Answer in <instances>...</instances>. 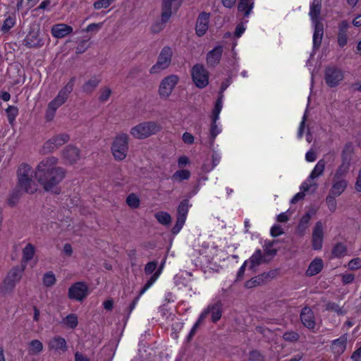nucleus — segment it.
I'll return each instance as SVG.
<instances>
[{"mask_svg":"<svg viewBox=\"0 0 361 361\" xmlns=\"http://www.w3.org/2000/svg\"><path fill=\"white\" fill-rule=\"evenodd\" d=\"M58 159L49 157L42 159L35 170V177L47 191H52L65 178V170L57 166Z\"/></svg>","mask_w":361,"mask_h":361,"instance_id":"nucleus-1","label":"nucleus"},{"mask_svg":"<svg viewBox=\"0 0 361 361\" xmlns=\"http://www.w3.org/2000/svg\"><path fill=\"white\" fill-rule=\"evenodd\" d=\"M33 171L32 167L26 164H22L18 169V185L27 193L32 194L37 190V183L32 180Z\"/></svg>","mask_w":361,"mask_h":361,"instance_id":"nucleus-2","label":"nucleus"},{"mask_svg":"<svg viewBox=\"0 0 361 361\" xmlns=\"http://www.w3.org/2000/svg\"><path fill=\"white\" fill-rule=\"evenodd\" d=\"M160 129L161 127L156 122H142L133 127L130 133L135 139L143 140L156 134Z\"/></svg>","mask_w":361,"mask_h":361,"instance_id":"nucleus-3","label":"nucleus"},{"mask_svg":"<svg viewBox=\"0 0 361 361\" xmlns=\"http://www.w3.org/2000/svg\"><path fill=\"white\" fill-rule=\"evenodd\" d=\"M325 166V160L324 159L319 160L307 177V180L302 183L300 190L303 191H315L318 187V185L314 179L323 175Z\"/></svg>","mask_w":361,"mask_h":361,"instance_id":"nucleus-4","label":"nucleus"},{"mask_svg":"<svg viewBox=\"0 0 361 361\" xmlns=\"http://www.w3.org/2000/svg\"><path fill=\"white\" fill-rule=\"evenodd\" d=\"M128 140L129 136L126 133H120L115 137L111 146V151L116 160L121 161L126 157L128 150Z\"/></svg>","mask_w":361,"mask_h":361,"instance_id":"nucleus-5","label":"nucleus"},{"mask_svg":"<svg viewBox=\"0 0 361 361\" xmlns=\"http://www.w3.org/2000/svg\"><path fill=\"white\" fill-rule=\"evenodd\" d=\"M25 269L24 264L13 267L8 273L3 281L1 291L4 293L11 292L20 281L22 274Z\"/></svg>","mask_w":361,"mask_h":361,"instance_id":"nucleus-6","label":"nucleus"},{"mask_svg":"<svg viewBox=\"0 0 361 361\" xmlns=\"http://www.w3.org/2000/svg\"><path fill=\"white\" fill-rule=\"evenodd\" d=\"M223 108V95L221 94L217 99L214 108L211 116L212 124L210 128V135L212 141L214 142L216 137L221 132V127L217 121L219 119V114Z\"/></svg>","mask_w":361,"mask_h":361,"instance_id":"nucleus-7","label":"nucleus"},{"mask_svg":"<svg viewBox=\"0 0 361 361\" xmlns=\"http://www.w3.org/2000/svg\"><path fill=\"white\" fill-rule=\"evenodd\" d=\"M172 56V49L169 46L164 47L159 54L157 63L150 68V73H157L167 68L171 64Z\"/></svg>","mask_w":361,"mask_h":361,"instance_id":"nucleus-8","label":"nucleus"},{"mask_svg":"<svg viewBox=\"0 0 361 361\" xmlns=\"http://www.w3.org/2000/svg\"><path fill=\"white\" fill-rule=\"evenodd\" d=\"M191 75L197 87L204 88L209 82V73L202 64H195L191 70Z\"/></svg>","mask_w":361,"mask_h":361,"instance_id":"nucleus-9","label":"nucleus"},{"mask_svg":"<svg viewBox=\"0 0 361 361\" xmlns=\"http://www.w3.org/2000/svg\"><path fill=\"white\" fill-rule=\"evenodd\" d=\"M68 97V92H59L57 96L49 103L45 115L47 121L54 119L57 109L67 101Z\"/></svg>","mask_w":361,"mask_h":361,"instance_id":"nucleus-10","label":"nucleus"},{"mask_svg":"<svg viewBox=\"0 0 361 361\" xmlns=\"http://www.w3.org/2000/svg\"><path fill=\"white\" fill-rule=\"evenodd\" d=\"M183 0H162L161 20L162 23L168 22L173 12L180 7Z\"/></svg>","mask_w":361,"mask_h":361,"instance_id":"nucleus-11","label":"nucleus"},{"mask_svg":"<svg viewBox=\"0 0 361 361\" xmlns=\"http://www.w3.org/2000/svg\"><path fill=\"white\" fill-rule=\"evenodd\" d=\"M88 295V287L83 282L73 284L68 290V296L71 300L81 302Z\"/></svg>","mask_w":361,"mask_h":361,"instance_id":"nucleus-12","label":"nucleus"},{"mask_svg":"<svg viewBox=\"0 0 361 361\" xmlns=\"http://www.w3.org/2000/svg\"><path fill=\"white\" fill-rule=\"evenodd\" d=\"M342 71L336 66L327 67L325 70V81L330 87H335L343 80Z\"/></svg>","mask_w":361,"mask_h":361,"instance_id":"nucleus-13","label":"nucleus"},{"mask_svg":"<svg viewBox=\"0 0 361 361\" xmlns=\"http://www.w3.org/2000/svg\"><path fill=\"white\" fill-rule=\"evenodd\" d=\"M324 225L322 221H317L312 231V243L314 250H321L323 245Z\"/></svg>","mask_w":361,"mask_h":361,"instance_id":"nucleus-14","label":"nucleus"},{"mask_svg":"<svg viewBox=\"0 0 361 361\" xmlns=\"http://www.w3.org/2000/svg\"><path fill=\"white\" fill-rule=\"evenodd\" d=\"M62 157L66 164H73L80 159V149L76 147L68 145L63 150Z\"/></svg>","mask_w":361,"mask_h":361,"instance_id":"nucleus-15","label":"nucleus"},{"mask_svg":"<svg viewBox=\"0 0 361 361\" xmlns=\"http://www.w3.org/2000/svg\"><path fill=\"white\" fill-rule=\"evenodd\" d=\"M49 350L54 351L57 353H63L67 350V343L61 336H56L50 338L47 343Z\"/></svg>","mask_w":361,"mask_h":361,"instance_id":"nucleus-16","label":"nucleus"},{"mask_svg":"<svg viewBox=\"0 0 361 361\" xmlns=\"http://www.w3.org/2000/svg\"><path fill=\"white\" fill-rule=\"evenodd\" d=\"M23 44L28 48H37L42 47L44 42L38 31L32 30L27 35Z\"/></svg>","mask_w":361,"mask_h":361,"instance_id":"nucleus-17","label":"nucleus"},{"mask_svg":"<svg viewBox=\"0 0 361 361\" xmlns=\"http://www.w3.org/2000/svg\"><path fill=\"white\" fill-rule=\"evenodd\" d=\"M348 185V182L345 178H333L331 187L329 192L332 195L339 197L346 190Z\"/></svg>","mask_w":361,"mask_h":361,"instance_id":"nucleus-18","label":"nucleus"},{"mask_svg":"<svg viewBox=\"0 0 361 361\" xmlns=\"http://www.w3.org/2000/svg\"><path fill=\"white\" fill-rule=\"evenodd\" d=\"M162 266L158 269V271L150 277V279L147 281L143 288L140 290L138 295L133 300L130 305V310H133L136 305L137 304L140 298L155 283V281L158 279L160 274H161Z\"/></svg>","mask_w":361,"mask_h":361,"instance_id":"nucleus-19","label":"nucleus"},{"mask_svg":"<svg viewBox=\"0 0 361 361\" xmlns=\"http://www.w3.org/2000/svg\"><path fill=\"white\" fill-rule=\"evenodd\" d=\"M209 20V14L205 12L201 13L197 20L196 23V34L199 37L203 36L208 30V23Z\"/></svg>","mask_w":361,"mask_h":361,"instance_id":"nucleus-20","label":"nucleus"},{"mask_svg":"<svg viewBox=\"0 0 361 361\" xmlns=\"http://www.w3.org/2000/svg\"><path fill=\"white\" fill-rule=\"evenodd\" d=\"M223 53V47L217 46L207 54V63L209 66L214 67L219 64Z\"/></svg>","mask_w":361,"mask_h":361,"instance_id":"nucleus-21","label":"nucleus"},{"mask_svg":"<svg viewBox=\"0 0 361 361\" xmlns=\"http://www.w3.org/2000/svg\"><path fill=\"white\" fill-rule=\"evenodd\" d=\"M348 341L347 334H343L338 338L334 340L331 342V349L332 353L335 355H341L346 348V344Z\"/></svg>","mask_w":361,"mask_h":361,"instance_id":"nucleus-22","label":"nucleus"},{"mask_svg":"<svg viewBox=\"0 0 361 361\" xmlns=\"http://www.w3.org/2000/svg\"><path fill=\"white\" fill-rule=\"evenodd\" d=\"M73 32V27L63 23L54 25L51 32L56 38H63Z\"/></svg>","mask_w":361,"mask_h":361,"instance_id":"nucleus-23","label":"nucleus"},{"mask_svg":"<svg viewBox=\"0 0 361 361\" xmlns=\"http://www.w3.org/2000/svg\"><path fill=\"white\" fill-rule=\"evenodd\" d=\"M300 318L305 326L312 329L315 326V321L313 312L310 307H304L300 314Z\"/></svg>","mask_w":361,"mask_h":361,"instance_id":"nucleus-24","label":"nucleus"},{"mask_svg":"<svg viewBox=\"0 0 361 361\" xmlns=\"http://www.w3.org/2000/svg\"><path fill=\"white\" fill-rule=\"evenodd\" d=\"M322 0H313L310 8L309 16L312 23H321Z\"/></svg>","mask_w":361,"mask_h":361,"instance_id":"nucleus-25","label":"nucleus"},{"mask_svg":"<svg viewBox=\"0 0 361 361\" xmlns=\"http://www.w3.org/2000/svg\"><path fill=\"white\" fill-rule=\"evenodd\" d=\"M314 26V31L313 34V47L314 49H318L321 44L324 35V25L321 23H312Z\"/></svg>","mask_w":361,"mask_h":361,"instance_id":"nucleus-26","label":"nucleus"},{"mask_svg":"<svg viewBox=\"0 0 361 361\" xmlns=\"http://www.w3.org/2000/svg\"><path fill=\"white\" fill-rule=\"evenodd\" d=\"M245 262H247V266L250 270L255 271L256 268L264 262L262 251L257 250L250 259Z\"/></svg>","mask_w":361,"mask_h":361,"instance_id":"nucleus-27","label":"nucleus"},{"mask_svg":"<svg viewBox=\"0 0 361 361\" xmlns=\"http://www.w3.org/2000/svg\"><path fill=\"white\" fill-rule=\"evenodd\" d=\"M179 81L176 75H170L162 80L159 89L160 90H172Z\"/></svg>","mask_w":361,"mask_h":361,"instance_id":"nucleus-28","label":"nucleus"},{"mask_svg":"<svg viewBox=\"0 0 361 361\" xmlns=\"http://www.w3.org/2000/svg\"><path fill=\"white\" fill-rule=\"evenodd\" d=\"M323 267V260L321 258H315L310 264L306 271V275L309 276H314L322 271Z\"/></svg>","mask_w":361,"mask_h":361,"instance_id":"nucleus-29","label":"nucleus"},{"mask_svg":"<svg viewBox=\"0 0 361 361\" xmlns=\"http://www.w3.org/2000/svg\"><path fill=\"white\" fill-rule=\"evenodd\" d=\"M202 312H207L206 317L211 314L212 320L214 322H216L221 317V305L219 303L209 305Z\"/></svg>","mask_w":361,"mask_h":361,"instance_id":"nucleus-30","label":"nucleus"},{"mask_svg":"<svg viewBox=\"0 0 361 361\" xmlns=\"http://www.w3.org/2000/svg\"><path fill=\"white\" fill-rule=\"evenodd\" d=\"M42 343L37 339H33L27 343V353L30 355H36L43 350Z\"/></svg>","mask_w":361,"mask_h":361,"instance_id":"nucleus-31","label":"nucleus"},{"mask_svg":"<svg viewBox=\"0 0 361 361\" xmlns=\"http://www.w3.org/2000/svg\"><path fill=\"white\" fill-rule=\"evenodd\" d=\"M35 253V246L31 243H28L27 245H26V246L23 249L21 264H24L25 266H26L27 262L33 258Z\"/></svg>","mask_w":361,"mask_h":361,"instance_id":"nucleus-32","label":"nucleus"},{"mask_svg":"<svg viewBox=\"0 0 361 361\" xmlns=\"http://www.w3.org/2000/svg\"><path fill=\"white\" fill-rule=\"evenodd\" d=\"M255 0H240L238 9L240 12L244 13V17L247 18L250 14L253 6Z\"/></svg>","mask_w":361,"mask_h":361,"instance_id":"nucleus-33","label":"nucleus"},{"mask_svg":"<svg viewBox=\"0 0 361 361\" xmlns=\"http://www.w3.org/2000/svg\"><path fill=\"white\" fill-rule=\"evenodd\" d=\"M61 324L66 328L74 329L78 324V316L75 314H70L63 319Z\"/></svg>","mask_w":361,"mask_h":361,"instance_id":"nucleus-34","label":"nucleus"},{"mask_svg":"<svg viewBox=\"0 0 361 361\" xmlns=\"http://www.w3.org/2000/svg\"><path fill=\"white\" fill-rule=\"evenodd\" d=\"M347 253V247L346 246L341 243H336L331 251V255L334 258H341L343 256H345Z\"/></svg>","mask_w":361,"mask_h":361,"instance_id":"nucleus-35","label":"nucleus"},{"mask_svg":"<svg viewBox=\"0 0 361 361\" xmlns=\"http://www.w3.org/2000/svg\"><path fill=\"white\" fill-rule=\"evenodd\" d=\"M350 169V161L343 160L341 166L336 169L334 178H345L344 176L347 174Z\"/></svg>","mask_w":361,"mask_h":361,"instance_id":"nucleus-36","label":"nucleus"},{"mask_svg":"<svg viewBox=\"0 0 361 361\" xmlns=\"http://www.w3.org/2000/svg\"><path fill=\"white\" fill-rule=\"evenodd\" d=\"M190 175V171L188 169L178 170L173 174L172 180L177 182H181L185 180H188Z\"/></svg>","mask_w":361,"mask_h":361,"instance_id":"nucleus-37","label":"nucleus"},{"mask_svg":"<svg viewBox=\"0 0 361 361\" xmlns=\"http://www.w3.org/2000/svg\"><path fill=\"white\" fill-rule=\"evenodd\" d=\"M157 221L162 225H169L171 221V215L166 212H158L154 214Z\"/></svg>","mask_w":361,"mask_h":361,"instance_id":"nucleus-38","label":"nucleus"},{"mask_svg":"<svg viewBox=\"0 0 361 361\" xmlns=\"http://www.w3.org/2000/svg\"><path fill=\"white\" fill-rule=\"evenodd\" d=\"M189 209L188 200H183L178 207V218H182L186 220Z\"/></svg>","mask_w":361,"mask_h":361,"instance_id":"nucleus-39","label":"nucleus"},{"mask_svg":"<svg viewBox=\"0 0 361 361\" xmlns=\"http://www.w3.org/2000/svg\"><path fill=\"white\" fill-rule=\"evenodd\" d=\"M126 204L131 209H137L140 207V197L135 193H130L126 198Z\"/></svg>","mask_w":361,"mask_h":361,"instance_id":"nucleus-40","label":"nucleus"},{"mask_svg":"<svg viewBox=\"0 0 361 361\" xmlns=\"http://www.w3.org/2000/svg\"><path fill=\"white\" fill-rule=\"evenodd\" d=\"M43 284L47 287H51L56 283V279L52 271H47L43 276Z\"/></svg>","mask_w":361,"mask_h":361,"instance_id":"nucleus-41","label":"nucleus"},{"mask_svg":"<svg viewBox=\"0 0 361 361\" xmlns=\"http://www.w3.org/2000/svg\"><path fill=\"white\" fill-rule=\"evenodd\" d=\"M337 197L338 196L332 195L329 193L325 200L329 210L332 213L335 212L337 208V202L336 200Z\"/></svg>","mask_w":361,"mask_h":361,"instance_id":"nucleus-42","label":"nucleus"},{"mask_svg":"<svg viewBox=\"0 0 361 361\" xmlns=\"http://www.w3.org/2000/svg\"><path fill=\"white\" fill-rule=\"evenodd\" d=\"M206 314H207V312H202L200 314L197 321L195 323V324L193 325L192 328L191 329V330H190V333H189V334L188 336V340H190L193 337V336L196 333V331H197V328L199 327L200 324L206 318Z\"/></svg>","mask_w":361,"mask_h":361,"instance_id":"nucleus-43","label":"nucleus"},{"mask_svg":"<svg viewBox=\"0 0 361 361\" xmlns=\"http://www.w3.org/2000/svg\"><path fill=\"white\" fill-rule=\"evenodd\" d=\"M38 1L39 0H20L17 4V8L19 10L25 8L29 10L34 7Z\"/></svg>","mask_w":361,"mask_h":361,"instance_id":"nucleus-44","label":"nucleus"},{"mask_svg":"<svg viewBox=\"0 0 361 361\" xmlns=\"http://www.w3.org/2000/svg\"><path fill=\"white\" fill-rule=\"evenodd\" d=\"M16 23V18L14 16H8L5 19L1 26V30L4 32H7L9 30L13 27Z\"/></svg>","mask_w":361,"mask_h":361,"instance_id":"nucleus-45","label":"nucleus"},{"mask_svg":"<svg viewBox=\"0 0 361 361\" xmlns=\"http://www.w3.org/2000/svg\"><path fill=\"white\" fill-rule=\"evenodd\" d=\"M56 147L66 143L69 140V136L66 134H61L51 137Z\"/></svg>","mask_w":361,"mask_h":361,"instance_id":"nucleus-46","label":"nucleus"},{"mask_svg":"<svg viewBox=\"0 0 361 361\" xmlns=\"http://www.w3.org/2000/svg\"><path fill=\"white\" fill-rule=\"evenodd\" d=\"M6 114L9 123H12L18 114V110L16 106H9L6 109Z\"/></svg>","mask_w":361,"mask_h":361,"instance_id":"nucleus-47","label":"nucleus"},{"mask_svg":"<svg viewBox=\"0 0 361 361\" xmlns=\"http://www.w3.org/2000/svg\"><path fill=\"white\" fill-rule=\"evenodd\" d=\"M56 149L57 147L55 145L53 139L51 138L44 144L42 151L43 154H48Z\"/></svg>","mask_w":361,"mask_h":361,"instance_id":"nucleus-48","label":"nucleus"},{"mask_svg":"<svg viewBox=\"0 0 361 361\" xmlns=\"http://www.w3.org/2000/svg\"><path fill=\"white\" fill-rule=\"evenodd\" d=\"M348 267L350 270H357L361 268V258L356 257L352 259L348 264Z\"/></svg>","mask_w":361,"mask_h":361,"instance_id":"nucleus-49","label":"nucleus"},{"mask_svg":"<svg viewBox=\"0 0 361 361\" xmlns=\"http://www.w3.org/2000/svg\"><path fill=\"white\" fill-rule=\"evenodd\" d=\"M157 263L156 262H150L147 263L145 267V272L146 274H152V276L158 271L157 269Z\"/></svg>","mask_w":361,"mask_h":361,"instance_id":"nucleus-50","label":"nucleus"},{"mask_svg":"<svg viewBox=\"0 0 361 361\" xmlns=\"http://www.w3.org/2000/svg\"><path fill=\"white\" fill-rule=\"evenodd\" d=\"M283 338L284 340H286L287 341L294 342V341H296L298 340L299 335L296 332L288 331V332H286L283 334Z\"/></svg>","mask_w":361,"mask_h":361,"instance_id":"nucleus-51","label":"nucleus"},{"mask_svg":"<svg viewBox=\"0 0 361 361\" xmlns=\"http://www.w3.org/2000/svg\"><path fill=\"white\" fill-rule=\"evenodd\" d=\"M111 5L109 0H97L94 4V8L99 10L101 8H106Z\"/></svg>","mask_w":361,"mask_h":361,"instance_id":"nucleus-52","label":"nucleus"},{"mask_svg":"<svg viewBox=\"0 0 361 361\" xmlns=\"http://www.w3.org/2000/svg\"><path fill=\"white\" fill-rule=\"evenodd\" d=\"M99 82V80L94 77L90 79L85 85L84 88L87 90L90 89H94L97 87Z\"/></svg>","mask_w":361,"mask_h":361,"instance_id":"nucleus-53","label":"nucleus"},{"mask_svg":"<svg viewBox=\"0 0 361 361\" xmlns=\"http://www.w3.org/2000/svg\"><path fill=\"white\" fill-rule=\"evenodd\" d=\"M89 47L88 41L86 39H83L80 42L76 47V53L82 54L85 52Z\"/></svg>","mask_w":361,"mask_h":361,"instance_id":"nucleus-54","label":"nucleus"},{"mask_svg":"<svg viewBox=\"0 0 361 361\" xmlns=\"http://www.w3.org/2000/svg\"><path fill=\"white\" fill-rule=\"evenodd\" d=\"M261 281H262L261 278L254 277V278L251 279L250 280L246 281L245 286L247 288H254V287L259 285L261 283Z\"/></svg>","mask_w":361,"mask_h":361,"instance_id":"nucleus-55","label":"nucleus"},{"mask_svg":"<svg viewBox=\"0 0 361 361\" xmlns=\"http://www.w3.org/2000/svg\"><path fill=\"white\" fill-rule=\"evenodd\" d=\"M270 233L271 236L277 237L283 233V229L280 225L276 224L271 227Z\"/></svg>","mask_w":361,"mask_h":361,"instance_id":"nucleus-56","label":"nucleus"},{"mask_svg":"<svg viewBox=\"0 0 361 361\" xmlns=\"http://www.w3.org/2000/svg\"><path fill=\"white\" fill-rule=\"evenodd\" d=\"M185 220L182 218H178L176 225L172 228V232L174 234L178 233L185 224Z\"/></svg>","mask_w":361,"mask_h":361,"instance_id":"nucleus-57","label":"nucleus"},{"mask_svg":"<svg viewBox=\"0 0 361 361\" xmlns=\"http://www.w3.org/2000/svg\"><path fill=\"white\" fill-rule=\"evenodd\" d=\"M310 216L309 214H306L305 216H303L301 219H300V224H299V226H298V228H302V230H305L307 227V224L310 221Z\"/></svg>","mask_w":361,"mask_h":361,"instance_id":"nucleus-58","label":"nucleus"},{"mask_svg":"<svg viewBox=\"0 0 361 361\" xmlns=\"http://www.w3.org/2000/svg\"><path fill=\"white\" fill-rule=\"evenodd\" d=\"M350 27V24L347 20H342L338 24V32L341 34H347V30Z\"/></svg>","mask_w":361,"mask_h":361,"instance_id":"nucleus-59","label":"nucleus"},{"mask_svg":"<svg viewBox=\"0 0 361 361\" xmlns=\"http://www.w3.org/2000/svg\"><path fill=\"white\" fill-rule=\"evenodd\" d=\"M337 41L339 47H343L348 42L347 34L338 33Z\"/></svg>","mask_w":361,"mask_h":361,"instance_id":"nucleus-60","label":"nucleus"},{"mask_svg":"<svg viewBox=\"0 0 361 361\" xmlns=\"http://www.w3.org/2000/svg\"><path fill=\"white\" fill-rule=\"evenodd\" d=\"M102 23H91L85 29L86 32H97L102 27Z\"/></svg>","mask_w":361,"mask_h":361,"instance_id":"nucleus-61","label":"nucleus"},{"mask_svg":"<svg viewBox=\"0 0 361 361\" xmlns=\"http://www.w3.org/2000/svg\"><path fill=\"white\" fill-rule=\"evenodd\" d=\"M190 164V159L186 156H181L178 158V166L179 168H183Z\"/></svg>","mask_w":361,"mask_h":361,"instance_id":"nucleus-62","label":"nucleus"},{"mask_svg":"<svg viewBox=\"0 0 361 361\" xmlns=\"http://www.w3.org/2000/svg\"><path fill=\"white\" fill-rule=\"evenodd\" d=\"M317 159V155L314 150H309L305 154V160L308 162H313Z\"/></svg>","mask_w":361,"mask_h":361,"instance_id":"nucleus-63","label":"nucleus"},{"mask_svg":"<svg viewBox=\"0 0 361 361\" xmlns=\"http://www.w3.org/2000/svg\"><path fill=\"white\" fill-rule=\"evenodd\" d=\"M351 359L353 361H360L361 360V346L353 352L351 355Z\"/></svg>","mask_w":361,"mask_h":361,"instance_id":"nucleus-64","label":"nucleus"}]
</instances>
